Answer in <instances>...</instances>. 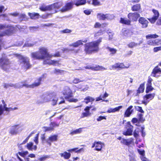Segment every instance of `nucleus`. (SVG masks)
Wrapping results in <instances>:
<instances>
[{"label":"nucleus","mask_w":161,"mask_h":161,"mask_svg":"<svg viewBox=\"0 0 161 161\" xmlns=\"http://www.w3.org/2000/svg\"><path fill=\"white\" fill-rule=\"evenodd\" d=\"M152 11L154 13V15L153 17H155L156 18L158 19L159 16V14L158 11L157 10L153 9Z\"/></svg>","instance_id":"nucleus-49"},{"label":"nucleus","mask_w":161,"mask_h":161,"mask_svg":"<svg viewBox=\"0 0 161 161\" xmlns=\"http://www.w3.org/2000/svg\"><path fill=\"white\" fill-rule=\"evenodd\" d=\"M97 18L99 20H105L106 19V14L102 13H98L97 15Z\"/></svg>","instance_id":"nucleus-37"},{"label":"nucleus","mask_w":161,"mask_h":161,"mask_svg":"<svg viewBox=\"0 0 161 161\" xmlns=\"http://www.w3.org/2000/svg\"><path fill=\"white\" fill-rule=\"evenodd\" d=\"M133 106L132 105H131L127 108L125 113V117H129L131 114L133 113L134 110L133 109Z\"/></svg>","instance_id":"nucleus-22"},{"label":"nucleus","mask_w":161,"mask_h":161,"mask_svg":"<svg viewBox=\"0 0 161 161\" xmlns=\"http://www.w3.org/2000/svg\"><path fill=\"white\" fill-rule=\"evenodd\" d=\"M147 87L146 90V92L147 93L149 92L150 91L153 89V88L151 86V85L149 86L148 85H147Z\"/></svg>","instance_id":"nucleus-52"},{"label":"nucleus","mask_w":161,"mask_h":161,"mask_svg":"<svg viewBox=\"0 0 161 161\" xmlns=\"http://www.w3.org/2000/svg\"><path fill=\"white\" fill-rule=\"evenodd\" d=\"M102 42V38H99L97 40L87 43L85 45V51L87 53H90L93 52L98 51V46Z\"/></svg>","instance_id":"nucleus-2"},{"label":"nucleus","mask_w":161,"mask_h":161,"mask_svg":"<svg viewBox=\"0 0 161 161\" xmlns=\"http://www.w3.org/2000/svg\"><path fill=\"white\" fill-rule=\"evenodd\" d=\"M63 5L62 2H58L50 5L51 10H54V13L57 12L56 9H58L61 7Z\"/></svg>","instance_id":"nucleus-18"},{"label":"nucleus","mask_w":161,"mask_h":161,"mask_svg":"<svg viewBox=\"0 0 161 161\" xmlns=\"http://www.w3.org/2000/svg\"><path fill=\"white\" fill-rule=\"evenodd\" d=\"M42 77L39 78L38 79L36 80L33 84L30 85L26 84L23 82H19L18 83H16L15 84H14V88H19L23 86H25L26 87L33 88L40 85L41 82L42 80Z\"/></svg>","instance_id":"nucleus-4"},{"label":"nucleus","mask_w":161,"mask_h":161,"mask_svg":"<svg viewBox=\"0 0 161 161\" xmlns=\"http://www.w3.org/2000/svg\"><path fill=\"white\" fill-rule=\"evenodd\" d=\"M78 149V148H75L73 149H69L67 150V151L69 152H75L76 153H79L81 151H83V148H82L79 150Z\"/></svg>","instance_id":"nucleus-38"},{"label":"nucleus","mask_w":161,"mask_h":161,"mask_svg":"<svg viewBox=\"0 0 161 161\" xmlns=\"http://www.w3.org/2000/svg\"><path fill=\"white\" fill-rule=\"evenodd\" d=\"M120 22L121 23L127 25H130V20L125 18H121Z\"/></svg>","instance_id":"nucleus-35"},{"label":"nucleus","mask_w":161,"mask_h":161,"mask_svg":"<svg viewBox=\"0 0 161 161\" xmlns=\"http://www.w3.org/2000/svg\"><path fill=\"white\" fill-rule=\"evenodd\" d=\"M140 131V129L138 128H136L133 132L134 136L135 138H137L139 136V132Z\"/></svg>","instance_id":"nucleus-46"},{"label":"nucleus","mask_w":161,"mask_h":161,"mask_svg":"<svg viewBox=\"0 0 161 161\" xmlns=\"http://www.w3.org/2000/svg\"><path fill=\"white\" fill-rule=\"evenodd\" d=\"M36 43V42H29L27 41L24 45V47H32Z\"/></svg>","instance_id":"nucleus-42"},{"label":"nucleus","mask_w":161,"mask_h":161,"mask_svg":"<svg viewBox=\"0 0 161 161\" xmlns=\"http://www.w3.org/2000/svg\"><path fill=\"white\" fill-rule=\"evenodd\" d=\"M158 65L155 67L153 70L151 75L158 78L161 75V69L159 67Z\"/></svg>","instance_id":"nucleus-10"},{"label":"nucleus","mask_w":161,"mask_h":161,"mask_svg":"<svg viewBox=\"0 0 161 161\" xmlns=\"http://www.w3.org/2000/svg\"><path fill=\"white\" fill-rule=\"evenodd\" d=\"M72 31L68 29H66L61 31L62 32L64 33H69L71 32Z\"/></svg>","instance_id":"nucleus-61"},{"label":"nucleus","mask_w":161,"mask_h":161,"mask_svg":"<svg viewBox=\"0 0 161 161\" xmlns=\"http://www.w3.org/2000/svg\"><path fill=\"white\" fill-rule=\"evenodd\" d=\"M139 22L142 24L143 28H146L147 27L148 22L145 18L143 17L140 18L139 20Z\"/></svg>","instance_id":"nucleus-24"},{"label":"nucleus","mask_w":161,"mask_h":161,"mask_svg":"<svg viewBox=\"0 0 161 161\" xmlns=\"http://www.w3.org/2000/svg\"><path fill=\"white\" fill-rule=\"evenodd\" d=\"M83 128H80L75 130L72 131L70 133V135H74L76 134H80L82 131Z\"/></svg>","instance_id":"nucleus-39"},{"label":"nucleus","mask_w":161,"mask_h":161,"mask_svg":"<svg viewBox=\"0 0 161 161\" xmlns=\"http://www.w3.org/2000/svg\"><path fill=\"white\" fill-rule=\"evenodd\" d=\"M144 89V85L143 84H141L138 89L137 90V93H140L143 92Z\"/></svg>","instance_id":"nucleus-43"},{"label":"nucleus","mask_w":161,"mask_h":161,"mask_svg":"<svg viewBox=\"0 0 161 161\" xmlns=\"http://www.w3.org/2000/svg\"><path fill=\"white\" fill-rule=\"evenodd\" d=\"M85 68L90 69L92 70L95 71L106 70L107 69V68H104L102 66H100L98 65H94L92 66L90 65L87 66L85 67Z\"/></svg>","instance_id":"nucleus-14"},{"label":"nucleus","mask_w":161,"mask_h":161,"mask_svg":"<svg viewBox=\"0 0 161 161\" xmlns=\"http://www.w3.org/2000/svg\"><path fill=\"white\" fill-rule=\"evenodd\" d=\"M127 130L123 132V134L125 136H130L132 135L133 126L132 125L130 122H128L127 125Z\"/></svg>","instance_id":"nucleus-13"},{"label":"nucleus","mask_w":161,"mask_h":161,"mask_svg":"<svg viewBox=\"0 0 161 161\" xmlns=\"http://www.w3.org/2000/svg\"><path fill=\"white\" fill-rule=\"evenodd\" d=\"M122 33L125 36H130L131 34V32L128 29H122Z\"/></svg>","instance_id":"nucleus-33"},{"label":"nucleus","mask_w":161,"mask_h":161,"mask_svg":"<svg viewBox=\"0 0 161 161\" xmlns=\"http://www.w3.org/2000/svg\"><path fill=\"white\" fill-rule=\"evenodd\" d=\"M28 152L27 151L23 152H19L16 156L17 158L19 161H23V158H24L25 156L27 154Z\"/></svg>","instance_id":"nucleus-23"},{"label":"nucleus","mask_w":161,"mask_h":161,"mask_svg":"<svg viewBox=\"0 0 161 161\" xmlns=\"http://www.w3.org/2000/svg\"><path fill=\"white\" fill-rule=\"evenodd\" d=\"M4 87L6 88H8L9 87H14V84L12 83L4 84Z\"/></svg>","instance_id":"nucleus-56"},{"label":"nucleus","mask_w":161,"mask_h":161,"mask_svg":"<svg viewBox=\"0 0 161 161\" xmlns=\"http://www.w3.org/2000/svg\"><path fill=\"white\" fill-rule=\"evenodd\" d=\"M156 39L155 40H149L147 41V43L148 45L152 46H156Z\"/></svg>","instance_id":"nucleus-40"},{"label":"nucleus","mask_w":161,"mask_h":161,"mask_svg":"<svg viewBox=\"0 0 161 161\" xmlns=\"http://www.w3.org/2000/svg\"><path fill=\"white\" fill-rule=\"evenodd\" d=\"M49 158V156L47 155L44 156L39 158V161H44L46 160L47 158Z\"/></svg>","instance_id":"nucleus-60"},{"label":"nucleus","mask_w":161,"mask_h":161,"mask_svg":"<svg viewBox=\"0 0 161 161\" xmlns=\"http://www.w3.org/2000/svg\"><path fill=\"white\" fill-rule=\"evenodd\" d=\"M6 106V104H4L3 107L2 105H0V116L3 114L4 109L6 111L8 112L18 109V108L17 107H14V108H7Z\"/></svg>","instance_id":"nucleus-16"},{"label":"nucleus","mask_w":161,"mask_h":161,"mask_svg":"<svg viewBox=\"0 0 161 161\" xmlns=\"http://www.w3.org/2000/svg\"><path fill=\"white\" fill-rule=\"evenodd\" d=\"M104 31H102V30L100 31L99 32L96 33L95 34V36L96 37L98 36H101L104 33Z\"/></svg>","instance_id":"nucleus-57"},{"label":"nucleus","mask_w":161,"mask_h":161,"mask_svg":"<svg viewBox=\"0 0 161 161\" xmlns=\"http://www.w3.org/2000/svg\"><path fill=\"white\" fill-rule=\"evenodd\" d=\"M140 16L139 14L137 13H130L128 15V18L131 21H136L138 18Z\"/></svg>","instance_id":"nucleus-17"},{"label":"nucleus","mask_w":161,"mask_h":161,"mask_svg":"<svg viewBox=\"0 0 161 161\" xmlns=\"http://www.w3.org/2000/svg\"><path fill=\"white\" fill-rule=\"evenodd\" d=\"M73 2H72L66 3L65 5L61 9L60 11L64 12L71 10L73 8Z\"/></svg>","instance_id":"nucleus-15"},{"label":"nucleus","mask_w":161,"mask_h":161,"mask_svg":"<svg viewBox=\"0 0 161 161\" xmlns=\"http://www.w3.org/2000/svg\"><path fill=\"white\" fill-rule=\"evenodd\" d=\"M94 100L95 99L92 97L88 96L85 98L84 102L87 104L90 102H92L94 101Z\"/></svg>","instance_id":"nucleus-41"},{"label":"nucleus","mask_w":161,"mask_h":161,"mask_svg":"<svg viewBox=\"0 0 161 161\" xmlns=\"http://www.w3.org/2000/svg\"><path fill=\"white\" fill-rule=\"evenodd\" d=\"M105 49L110 53V54L113 55L116 53L117 50L115 48H111L108 46H105Z\"/></svg>","instance_id":"nucleus-27"},{"label":"nucleus","mask_w":161,"mask_h":161,"mask_svg":"<svg viewBox=\"0 0 161 161\" xmlns=\"http://www.w3.org/2000/svg\"><path fill=\"white\" fill-rule=\"evenodd\" d=\"M28 15L30 17L31 19H35L39 18V14L38 13H28Z\"/></svg>","instance_id":"nucleus-34"},{"label":"nucleus","mask_w":161,"mask_h":161,"mask_svg":"<svg viewBox=\"0 0 161 161\" xmlns=\"http://www.w3.org/2000/svg\"><path fill=\"white\" fill-rule=\"evenodd\" d=\"M14 30V28L12 26L0 25V36L11 35Z\"/></svg>","instance_id":"nucleus-3"},{"label":"nucleus","mask_w":161,"mask_h":161,"mask_svg":"<svg viewBox=\"0 0 161 161\" xmlns=\"http://www.w3.org/2000/svg\"><path fill=\"white\" fill-rule=\"evenodd\" d=\"M62 92L66 98H68L72 96L71 91L69 88L67 86L64 87Z\"/></svg>","instance_id":"nucleus-12"},{"label":"nucleus","mask_w":161,"mask_h":161,"mask_svg":"<svg viewBox=\"0 0 161 161\" xmlns=\"http://www.w3.org/2000/svg\"><path fill=\"white\" fill-rule=\"evenodd\" d=\"M23 130V126L16 125L12 126L10 128L9 133L12 135H15L20 132Z\"/></svg>","instance_id":"nucleus-7"},{"label":"nucleus","mask_w":161,"mask_h":161,"mask_svg":"<svg viewBox=\"0 0 161 161\" xmlns=\"http://www.w3.org/2000/svg\"><path fill=\"white\" fill-rule=\"evenodd\" d=\"M133 139L132 138H130L128 139H122L121 142L123 144L128 146L131 144L133 142Z\"/></svg>","instance_id":"nucleus-26"},{"label":"nucleus","mask_w":161,"mask_h":161,"mask_svg":"<svg viewBox=\"0 0 161 161\" xmlns=\"http://www.w3.org/2000/svg\"><path fill=\"white\" fill-rule=\"evenodd\" d=\"M39 8L41 11H43L47 10H51L50 5L45 6L43 5L40 7Z\"/></svg>","instance_id":"nucleus-36"},{"label":"nucleus","mask_w":161,"mask_h":161,"mask_svg":"<svg viewBox=\"0 0 161 161\" xmlns=\"http://www.w3.org/2000/svg\"><path fill=\"white\" fill-rule=\"evenodd\" d=\"M138 46V43H135L133 42H131L128 44L129 47L130 48H133L134 47H136Z\"/></svg>","instance_id":"nucleus-47"},{"label":"nucleus","mask_w":161,"mask_h":161,"mask_svg":"<svg viewBox=\"0 0 161 161\" xmlns=\"http://www.w3.org/2000/svg\"><path fill=\"white\" fill-rule=\"evenodd\" d=\"M64 72L62 70L56 69H55L54 71V73L57 75H62L64 74Z\"/></svg>","instance_id":"nucleus-48"},{"label":"nucleus","mask_w":161,"mask_h":161,"mask_svg":"<svg viewBox=\"0 0 161 161\" xmlns=\"http://www.w3.org/2000/svg\"><path fill=\"white\" fill-rule=\"evenodd\" d=\"M59 154L61 157H64L65 159H68L71 156L70 153L69 152L67 153L66 151L63 153H60Z\"/></svg>","instance_id":"nucleus-31"},{"label":"nucleus","mask_w":161,"mask_h":161,"mask_svg":"<svg viewBox=\"0 0 161 161\" xmlns=\"http://www.w3.org/2000/svg\"><path fill=\"white\" fill-rule=\"evenodd\" d=\"M58 139V136L57 135H53L49 137V138L46 140V142L50 146L51 145V142L56 141Z\"/></svg>","instance_id":"nucleus-21"},{"label":"nucleus","mask_w":161,"mask_h":161,"mask_svg":"<svg viewBox=\"0 0 161 161\" xmlns=\"http://www.w3.org/2000/svg\"><path fill=\"white\" fill-rule=\"evenodd\" d=\"M129 160L130 161H136L134 156L129 155Z\"/></svg>","instance_id":"nucleus-64"},{"label":"nucleus","mask_w":161,"mask_h":161,"mask_svg":"<svg viewBox=\"0 0 161 161\" xmlns=\"http://www.w3.org/2000/svg\"><path fill=\"white\" fill-rule=\"evenodd\" d=\"M91 108V106L86 107L84 109L85 112L82 113L81 115V118H83L90 116L91 115V113H90L89 111Z\"/></svg>","instance_id":"nucleus-20"},{"label":"nucleus","mask_w":161,"mask_h":161,"mask_svg":"<svg viewBox=\"0 0 161 161\" xmlns=\"http://www.w3.org/2000/svg\"><path fill=\"white\" fill-rule=\"evenodd\" d=\"M9 61L6 57H3L0 59V66L3 69L6 71L9 67Z\"/></svg>","instance_id":"nucleus-8"},{"label":"nucleus","mask_w":161,"mask_h":161,"mask_svg":"<svg viewBox=\"0 0 161 161\" xmlns=\"http://www.w3.org/2000/svg\"><path fill=\"white\" fill-rule=\"evenodd\" d=\"M141 128L142 136L143 137H145V136L146 135L145 132L144 130V128L142 127H141Z\"/></svg>","instance_id":"nucleus-62"},{"label":"nucleus","mask_w":161,"mask_h":161,"mask_svg":"<svg viewBox=\"0 0 161 161\" xmlns=\"http://www.w3.org/2000/svg\"><path fill=\"white\" fill-rule=\"evenodd\" d=\"M83 44L82 41L81 40H79L77 41L76 42L73 43L69 45L70 46H73L74 47H77Z\"/></svg>","instance_id":"nucleus-32"},{"label":"nucleus","mask_w":161,"mask_h":161,"mask_svg":"<svg viewBox=\"0 0 161 161\" xmlns=\"http://www.w3.org/2000/svg\"><path fill=\"white\" fill-rule=\"evenodd\" d=\"M51 104L53 106H54L57 104L58 102V104H60L65 102L64 98L62 97H60L59 98L57 97L56 94L55 92V95L52 96L51 98Z\"/></svg>","instance_id":"nucleus-6"},{"label":"nucleus","mask_w":161,"mask_h":161,"mask_svg":"<svg viewBox=\"0 0 161 161\" xmlns=\"http://www.w3.org/2000/svg\"><path fill=\"white\" fill-rule=\"evenodd\" d=\"M58 125L56 124L54 122H51L50 124L49 127H44L45 131H52L54 129V127L55 126H58Z\"/></svg>","instance_id":"nucleus-25"},{"label":"nucleus","mask_w":161,"mask_h":161,"mask_svg":"<svg viewBox=\"0 0 161 161\" xmlns=\"http://www.w3.org/2000/svg\"><path fill=\"white\" fill-rule=\"evenodd\" d=\"M81 81H82V80H80V79L77 78H74L73 80V82L75 84H77Z\"/></svg>","instance_id":"nucleus-59"},{"label":"nucleus","mask_w":161,"mask_h":161,"mask_svg":"<svg viewBox=\"0 0 161 161\" xmlns=\"http://www.w3.org/2000/svg\"><path fill=\"white\" fill-rule=\"evenodd\" d=\"M16 56L19 60L20 64L23 66L25 68L27 69L30 67L31 65L29 64L28 58L19 54H17Z\"/></svg>","instance_id":"nucleus-5"},{"label":"nucleus","mask_w":161,"mask_h":161,"mask_svg":"<svg viewBox=\"0 0 161 161\" xmlns=\"http://www.w3.org/2000/svg\"><path fill=\"white\" fill-rule=\"evenodd\" d=\"M155 96L154 93L149 94H146L144 97L143 100L142 101V103L145 105H146Z\"/></svg>","instance_id":"nucleus-11"},{"label":"nucleus","mask_w":161,"mask_h":161,"mask_svg":"<svg viewBox=\"0 0 161 161\" xmlns=\"http://www.w3.org/2000/svg\"><path fill=\"white\" fill-rule=\"evenodd\" d=\"M77 89L80 91L85 92L89 89V87L85 86L82 84H80L77 86Z\"/></svg>","instance_id":"nucleus-29"},{"label":"nucleus","mask_w":161,"mask_h":161,"mask_svg":"<svg viewBox=\"0 0 161 161\" xmlns=\"http://www.w3.org/2000/svg\"><path fill=\"white\" fill-rule=\"evenodd\" d=\"M106 19H112L114 18V15L113 14H106Z\"/></svg>","instance_id":"nucleus-51"},{"label":"nucleus","mask_w":161,"mask_h":161,"mask_svg":"<svg viewBox=\"0 0 161 161\" xmlns=\"http://www.w3.org/2000/svg\"><path fill=\"white\" fill-rule=\"evenodd\" d=\"M55 95L54 92H51L47 95L42 96L41 98L42 100L40 102H37L38 103H44L50 101L52 96Z\"/></svg>","instance_id":"nucleus-9"},{"label":"nucleus","mask_w":161,"mask_h":161,"mask_svg":"<svg viewBox=\"0 0 161 161\" xmlns=\"http://www.w3.org/2000/svg\"><path fill=\"white\" fill-rule=\"evenodd\" d=\"M103 145L104 146V144L101 142H96V146L95 150L98 151H100Z\"/></svg>","instance_id":"nucleus-30"},{"label":"nucleus","mask_w":161,"mask_h":161,"mask_svg":"<svg viewBox=\"0 0 161 161\" xmlns=\"http://www.w3.org/2000/svg\"><path fill=\"white\" fill-rule=\"evenodd\" d=\"M158 37V36L156 34H148L146 35V38L147 39H151V38H156Z\"/></svg>","instance_id":"nucleus-44"},{"label":"nucleus","mask_w":161,"mask_h":161,"mask_svg":"<svg viewBox=\"0 0 161 161\" xmlns=\"http://www.w3.org/2000/svg\"><path fill=\"white\" fill-rule=\"evenodd\" d=\"M92 4L95 6L99 5H100V2L98 0H92Z\"/></svg>","instance_id":"nucleus-54"},{"label":"nucleus","mask_w":161,"mask_h":161,"mask_svg":"<svg viewBox=\"0 0 161 161\" xmlns=\"http://www.w3.org/2000/svg\"><path fill=\"white\" fill-rule=\"evenodd\" d=\"M86 0H73V3L76 6L84 4L86 3Z\"/></svg>","instance_id":"nucleus-28"},{"label":"nucleus","mask_w":161,"mask_h":161,"mask_svg":"<svg viewBox=\"0 0 161 161\" xmlns=\"http://www.w3.org/2000/svg\"><path fill=\"white\" fill-rule=\"evenodd\" d=\"M141 6L139 4H136L134 5L132 7V10L133 11H137L140 8Z\"/></svg>","instance_id":"nucleus-45"},{"label":"nucleus","mask_w":161,"mask_h":161,"mask_svg":"<svg viewBox=\"0 0 161 161\" xmlns=\"http://www.w3.org/2000/svg\"><path fill=\"white\" fill-rule=\"evenodd\" d=\"M32 58L38 59H46L44 61V64H48L53 65L55 66H58L59 64L57 61L52 60L50 59L53 56L58 57L60 56L59 52L56 53L54 55L49 54L47 52V49L44 47H42L39 48L37 52L32 53L31 54Z\"/></svg>","instance_id":"nucleus-1"},{"label":"nucleus","mask_w":161,"mask_h":161,"mask_svg":"<svg viewBox=\"0 0 161 161\" xmlns=\"http://www.w3.org/2000/svg\"><path fill=\"white\" fill-rule=\"evenodd\" d=\"M160 50H161V47H155L153 48V51L154 52H157Z\"/></svg>","instance_id":"nucleus-63"},{"label":"nucleus","mask_w":161,"mask_h":161,"mask_svg":"<svg viewBox=\"0 0 161 161\" xmlns=\"http://www.w3.org/2000/svg\"><path fill=\"white\" fill-rule=\"evenodd\" d=\"M137 151L141 155V156H145V151L144 150H141L138 149H137Z\"/></svg>","instance_id":"nucleus-58"},{"label":"nucleus","mask_w":161,"mask_h":161,"mask_svg":"<svg viewBox=\"0 0 161 161\" xmlns=\"http://www.w3.org/2000/svg\"><path fill=\"white\" fill-rule=\"evenodd\" d=\"M122 106H120L114 108H113V113L119 111V110L122 108Z\"/></svg>","instance_id":"nucleus-55"},{"label":"nucleus","mask_w":161,"mask_h":161,"mask_svg":"<svg viewBox=\"0 0 161 161\" xmlns=\"http://www.w3.org/2000/svg\"><path fill=\"white\" fill-rule=\"evenodd\" d=\"M128 67H125L123 63H116L112 66L110 68L111 70L113 69H116L117 68L123 69L125 68H128Z\"/></svg>","instance_id":"nucleus-19"},{"label":"nucleus","mask_w":161,"mask_h":161,"mask_svg":"<svg viewBox=\"0 0 161 161\" xmlns=\"http://www.w3.org/2000/svg\"><path fill=\"white\" fill-rule=\"evenodd\" d=\"M33 143L32 142H29L27 144L26 147L29 150L32 151L33 149Z\"/></svg>","instance_id":"nucleus-50"},{"label":"nucleus","mask_w":161,"mask_h":161,"mask_svg":"<svg viewBox=\"0 0 161 161\" xmlns=\"http://www.w3.org/2000/svg\"><path fill=\"white\" fill-rule=\"evenodd\" d=\"M136 109L141 113H144V111L141 107L138 106H135Z\"/></svg>","instance_id":"nucleus-53"}]
</instances>
